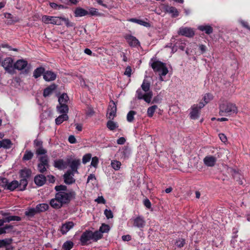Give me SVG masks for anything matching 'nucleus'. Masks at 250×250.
<instances>
[{"instance_id": "nucleus-8", "label": "nucleus", "mask_w": 250, "mask_h": 250, "mask_svg": "<svg viewBox=\"0 0 250 250\" xmlns=\"http://www.w3.org/2000/svg\"><path fill=\"white\" fill-rule=\"evenodd\" d=\"M57 198L63 205L68 203L71 199L72 195L70 193H67L64 191L58 192L56 194Z\"/></svg>"}, {"instance_id": "nucleus-31", "label": "nucleus", "mask_w": 250, "mask_h": 250, "mask_svg": "<svg viewBox=\"0 0 250 250\" xmlns=\"http://www.w3.org/2000/svg\"><path fill=\"white\" fill-rule=\"evenodd\" d=\"M107 127L110 130H114L118 127V125L117 123L115 122L112 120L110 119L106 124Z\"/></svg>"}, {"instance_id": "nucleus-48", "label": "nucleus", "mask_w": 250, "mask_h": 250, "mask_svg": "<svg viewBox=\"0 0 250 250\" xmlns=\"http://www.w3.org/2000/svg\"><path fill=\"white\" fill-rule=\"evenodd\" d=\"M185 244V240L183 238H179L175 242V245L178 247H183Z\"/></svg>"}, {"instance_id": "nucleus-52", "label": "nucleus", "mask_w": 250, "mask_h": 250, "mask_svg": "<svg viewBox=\"0 0 250 250\" xmlns=\"http://www.w3.org/2000/svg\"><path fill=\"white\" fill-rule=\"evenodd\" d=\"M21 220V218L17 216H10L6 218V221L10 222L11 221H19Z\"/></svg>"}, {"instance_id": "nucleus-2", "label": "nucleus", "mask_w": 250, "mask_h": 250, "mask_svg": "<svg viewBox=\"0 0 250 250\" xmlns=\"http://www.w3.org/2000/svg\"><path fill=\"white\" fill-rule=\"evenodd\" d=\"M102 237L100 232H92L86 230L83 233L80 238V241L82 245H86L90 243L91 240L97 241Z\"/></svg>"}, {"instance_id": "nucleus-47", "label": "nucleus", "mask_w": 250, "mask_h": 250, "mask_svg": "<svg viewBox=\"0 0 250 250\" xmlns=\"http://www.w3.org/2000/svg\"><path fill=\"white\" fill-rule=\"evenodd\" d=\"M104 214L108 219L113 217V213L110 209H105L104 211Z\"/></svg>"}, {"instance_id": "nucleus-44", "label": "nucleus", "mask_w": 250, "mask_h": 250, "mask_svg": "<svg viewBox=\"0 0 250 250\" xmlns=\"http://www.w3.org/2000/svg\"><path fill=\"white\" fill-rule=\"evenodd\" d=\"M136 114V112L134 111H130L127 115V121L128 122H132L134 120V116Z\"/></svg>"}, {"instance_id": "nucleus-32", "label": "nucleus", "mask_w": 250, "mask_h": 250, "mask_svg": "<svg viewBox=\"0 0 250 250\" xmlns=\"http://www.w3.org/2000/svg\"><path fill=\"white\" fill-rule=\"evenodd\" d=\"M166 11L172 15L173 17H177L179 15V12L177 9L172 6H167L166 8Z\"/></svg>"}, {"instance_id": "nucleus-29", "label": "nucleus", "mask_w": 250, "mask_h": 250, "mask_svg": "<svg viewBox=\"0 0 250 250\" xmlns=\"http://www.w3.org/2000/svg\"><path fill=\"white\" fill-rule=\"evenodd\" d=\"M25 215L28 217H32L37 213L36 210V208H27L25 211Z\"/></svg>"}, {"instance_id": "nucleus-10", "label": "nucleus", "mask_w": 250, "mask_h": 250, "mask_svg": "<svg viewBox=\"0 0 250 250\" xmlns=\"http://www.w3.org/2000/svg\"><path fill=\"white\" fill-rule=\"evenodd\" d=\"M205 105V104H201L199 106L194 105L191 108L190 117L192 119H196L199 117V111L201 108Z\"/></svg>"}, {"instance_id": "nucleus-20", "label": "nucleus", "mask_w": 250, "mask_h": 250, "mask_svg": "<svg viewBox=\"0 0 250 250\" xmlns=\"http://www.w3.org/2000/svg\"><path fill=\"white\" fill-rule=\"evenodd\" d=\"M197 28L201 31L205 32L207 34H210L213 32L212 27L208 24L199 25Z\"/></svg>"}, {"instance_id": "nucleus-30", "label": "nucleus", "mask_w": 250, "mask_h": 250, "mask_svg": "<svg viewBox=\"0 0 250 250\" xmlns=\"http://www.w3.org/2000/svg\"><path fill=\"white\" fill-rule=\"evenodd\" d=\"M56 88V86L55 84H51L49 87L45 88L43 92V96L46 97L50 95L53 90Z\"/></svg>"}, {"instance_id": "nucleus-58", "label": "nucleus", "mask_w": 250, "mask_h": 250, "mask_svg": "<svg viewBox=\"0 0 250 250\" xmlns=\"http://www.w3.org/2000/svg\"><path fill=\"white\" fill-rule=\"evenodd\" d=\"M62 23L63 22H64L66 26H72L73 25L72 23L69 21L68 19L62 17Z\"/></svg>"}, {"instance_id": "nucleus-16", "label": "nucleus", "mask_w": 250, "mask_h": 250, "mask_svg": "<svg viewBox=\"0 0 250 250\" xmlns=\"http://www.w3.org/2000/svg\"><path fill=\"white\" fill-rule=\"evenodd\" d=\"M75 173H73L72 172H71L70 171H67L66 173H65L64 175V182L66 184H72L75 182V179L73 178V175Z\"/></svg>"}, {"instance_id": "nucleus-43", "label": "nucleus", "mask_w": 250, "mask_h": 250, "mask_svg": "<svg viewBox=\"0 0 250 250\" xmlns=\"http://www.w3.org/2000/svg\"><path fill=\"white\" fill-rule=\"evenodd\" d=\"M31 171L28 169H23L21 171V176L22 178L26 179L30 176Z\"/></svg>"}, {"instance_id": "nucleus-7", "label": "nucleus", "mask_w": 250, "mask_h": 250, "mask_svg": "<svg viewBox=\"0 0 250 250\" xmlns=\"http://www.w3.org/2000/svg\"><path fill=\"white\" fill-rule=\"evenodd\" d=\"M13 60L10 58H6L1 62V65L5 70L11 74L14 73Z\"/></svg>"}, {"instance_id": "nucleus-33", "label": "nucleus", "mask_w": 250, "mask_h": 250, "mask_svg": "<svg viewBox=\"0 0 250 250\" xmlns=\"http://www.w3.org/2000/svg\"><path fill=\"white\" fill-rule=\"evenodd\" d=\"M17 188H19V182L17 181L14 180L10 183L8 182L6 189L13 191Z\"/></svg>"}, {"instance_id": "nucleus-53", "label": "nucleus", "mask_w": 250, "mask_h": 250, "mask_svg": "<svg viewBox=\"0 0 250 250\" xmlns=\"http://www.w3.org/2000/svg\"><path fill=\"white\" fill-rule=\"evenodd\" d=\"M99 163V159L97 157H94L92 158L91 166L96 167Z\"/></svg>"}, {"instance_id": "nucleus-54", "label": "nucleus", "mask_w": 250, "mask_h": 250, "mask_svg": "<svg viewBox=\"0 0 250 250\" xmlns=\"http://www.w3.org/2000/svg\"><path fill=\"white\" fill-rule=\"evenodd\" d=\"M96 177L94 174H90L87 178V183H89L90 182H92V184H94L95 182L96 181Z\"/></svg>"}, {"instance_id": "nucleus-3", "label": "nucleus", "mask_w": 250, "mask_h": 250, "mask_svg": "<svg viewBox=\"0 0 250 250\" xmlns=\"http://www.w3.org/2000/svg\"><path fill=\"white\" fill-rule=\"evenodd\" d=\"M151 67L154 71L159 73L160 81H163L164 79L162 76L166 75L168 72L166 64L160 61H155L152 63Z\"/></svg>"}, {"instance_id": "nucleus-23", "label": "nucleus", "mask_w": 250, "mask_h": 250, "mask_svg": "<svg viewBox=\"0 0 250 250\" xmlns=\"http://www.w3.org/2000/svg\"><path fill=\"white\" fill-rule=\"evenodd\" d=\"M74 14L76 17H81L88 15V12L81 7H78L75 9Z\"/></svg>"}, {"instance_id": "nucleus-40", "label": "nucleus", "mask_w": 250, "mask_h": 250, "mask_svg": "<svg viewBox=\"0 0 250 250\" xmlns=\"http://www.w3.org/2000/svg\"><path fill=\"white\" fill-rule=\"evenodd\" d=\"M27 181L26 179L22 178L20 181V183H19V188L20 190H23L25 189L27 185Z\"/></svg>"}, {"instance_id": "nucleus-37", "label": "nucleus", "mask_w": 250, "mask_h": 250, "mask_svg": "<svg viewBox=\"0 0 250 250\" xmlns=\"http://www.w3.org/2000/svg\"><path fill=\"white\" fill-rule=\"evenodd\" d=\"M44 72V69L43 67H39L36 69L33 73V76L35 78H37L41 76Z\"/></svg>"}, {"instance_id": "nucleus-42", "label": "nucleus", "mask_w": 250, "mask_h": 250, "mask_svg": "<svg viewBox=\"0 0 250 250\" xmlns=\"http://www.w3.org/2000/svg\"><path fill=\"white\" fill-rule=\"evenodd\" d=\"M111 165L114 169L118 170L121 167V163L118 161L113 160L111 161Z\"/></svg>"}, {"instance_id": "nucleus-5", "label": "nucleus", "mask_w": 250, "mask_h": 250, "mask_svg": "<svg viewBox=\"0 0 250 250\" xmlns=\"http://www.w3.org/2000/svg\"><path fill=\"white\" fill-rule=\"evenodd\" d=\"M153 96L152 92H146L144 90H141L139 89L136 91V97L138 99L144 100L146 103L149 104L151 103Z\"/></svg>"}, {"instance_id": "nucleus-26", "label": "nucleus", "mask_w": 250, "mask_h": 250, "mask_svg": "<svg viewBox=\"0 0 250 250\" xmlns=\"http://www.w3.org/2000/svg\"><path fill=\"white\" fill-rule=\"evenodd\" d=\"M69 117L67 114H63L59 116H58L56 119H55V123L57 125H61L62 123L64 121H67Z\"/></svg>"}, {"instance_id": "nucleus-36", "label": "nucleus", "mask_w": 250, "mask_h": 250, "mask_svg": "<svg viewBox=\"0 0 250 250\" xmlns=\"http://www.w3.org/2000/svg\"><path fill=\"white\" fill-rule=\"evenodd\" d=\"M157 108L158 106L156 105H154L148 107L147 110V116L149 117H152Z\"/></svg>"}, {"instance_id": "nucleus-34", "label": "nucleus", "mask_w": 250, "mask_h": 250, "mask_svg": "<svg viewBox=\"0 0 250 250\" xmlns=\"http://www.w3.org/2000/svg\"><path fill=\"white\" fill-rule=\"evenodd\" d=\"M128 21H131L132 22L137 23L140 25H143L146 27L149 26V24L148 22H146V21L141 20H138L136 19L132 18V19H129L128 20Z\"/></svg>"}, {"instance_id": "nucleus-56", "label": "nucleus", "mask_w": 250, "mask_h": 250, "mask_svg": "<svg viewBox=\"0 0 250 250\" xmlns=\"http://www.w3.org/2000/svg\"><path fill=\"white\" fill-rule=\"evenodd\" d=\"M55 189L59 192L64 191L66 189V187L62 185L56 186Z\"/></svg>"}, {"instance_id": "nucleus-55", "label": "nucleus", "mask_w": 250, "mask_h": 250, "mask_svg": "<svg viewBox=\"0 0 250 250\" xmlns=\"http://www.w3.org/2000/svg\"><path fill=\"white\" fill-rule=\"evenodd\" d=\"M95 201L99 204H105V200L103 196H99L97 199L95 200Z\"/></svg>"}, {"instance_id": "nucleus-57", "label": "nucleus", "mask_w": 250, "mask_h": 250, "mask_svg": "<svg viewBox=\"0 0 250 250\" xmlns=\"http://www.w3.org/2000/svg\"><path fill=\"white\" fill-rule=\"evenodd\" d=\"M139 250H150V248L147 245L142 244L139 247Z\"/></svg>"}, {"instance_id": "nucleus-6", "label": "nucleus", "mask_w": 250, "mask_h": 250, "mask_svg": "<svg viewBox=\"0 0 250 250\" xmlns=\"http://www.w3.org/2000/svg\"><path fill=\"white\" fill-rule=\"evenodd\" d=\"M14 68L18 70H23L25 73H28L30 69V65L27 62L24 60H18L14 64Z\"/></svg>"}, {"instance_id": "nucleus-50", "label": "nucleus", "mask_w": 250, "mask_h": 250, "mask_svg": "<svg viewBox=\"0 0 250 250\" xmlns=\"http://www.w3.org/2000/svg\"><path fill=\"white\" fill-rule=\"evenodd\" d=\"M91 158V155L90 154H86L84 155L83 157V163L85 164L89 162Z\"/></svg>"}, {"instance_id": "nucleus-11", "label": "nucleus", "mask_w": 250, "mask_h": 250, "mask_svg": "<svg viewBox=\"0 0 250 250\" xmlns=\"http://www.w3.org/2000/svg\"><path fill=\"white\" fill-rule=\"evenodd\" d=\"M116 113V105L113 101L109 103L107 109V116L108 119L112 120L115 117Z\"/></svg>"}, {"instance_id": "nucleus-17", "label": "nucleus", "mask_w": 250, "mask_h": 250, "mask_svg": "<svg viewBox=\"0 0 250 250\" xmlns=\"http://www.w3.org/2000/svg\"><path fill=\"white\" fill-rule=\"evenodd\" d=\"M125 39L130 46H137L139 44V42L134 36L131 35H126L125 36Z\"/></svg>"}, {"instance_id": "nucleus-13", "label": "nucleus", "mask_w": 250, "mask_h": 250, "mask_svg": "<svg viewBox=\"0 0 250 250\" xmlns=\"http://www.w3.org/2000/svg\"><path fill=\"white\" fill-rule=\"evenodd\" d=\"M217 159L215 157L208 155L206 156L203 160L204 164L207 167H213L216 162Z\"/></svg>"}, {"instance_id": "nucleus-35", "label": "nucleus", "mask_w": 250, "mask_h": 250, "mask_svg": "<svg viewBox=\"0 0 250 250\" xmlns=\"http://www.w3.org/2000/svg\"><path fill=\"white\" fill-rule=\"evenodd\" d=\"M0 147L9 148L11 147L12 143L9 139H3L0 141Z\"/></svg>"}, {"instance_id": "nucleus-38", "label": "nucleus", "mask_w": 250, "mask_h": 250, "mask_svg": "<svg viewBox=\"0 0 250 250\" xmlns=\"http://www.w3.org/2000/svg\"><path fill=\"white\" fill-rule=\"evenodd\" d=\"M141 90H144L146 92H152V91L150 90V83L144 80L141 85Z\"/></svg>"}, {"instance_id": "nucleus-49", "label": "nucleus", "mask_w": 250, "mask_h": 250, "mask_svg": "<svg viewBox=\"0 0 250 250\" xmlns=\"http://www.w3.org/2000/svg\"><path fill=\"white\" fill-rule=\"evenodd\" d=\"M8 181L6 178H1L0 179V186L3 187L5 189L7 188Z\"/></svg>"}, {"instance_id": "nucleus-51", "label": "nucleus", "mask_w": 250, "mask_h": 250, "mask_svg": "<svg viewBox=\"0 0 250 250\" xmlns=\"http://www.w3.org/2000/svg\"><path fill=\"white\" fill-rule=\"evenodd\" d=\"M46 150L44 149L42 146L36 149V153L37 155L45 154L46 153Z\"/></svg>"}, {"instance_id": "nucleus-22", "label": "nucleus", "mask_w": 250, "mask_h": 250, "mask_svg": "<svg viewBox=\"0 0 250 250\" xmlns=\"http://www.w3.org/2000/svg\"><path fill=\"white\" fill-rule=\"evenodd\" d=\"M45 177L42 174L36 176L34 178V182L38 186H42L45 183Z\"/></svg>"}, {"instance_id": "nucleus-28", "label": "nucleus", "mask_w": 250, "mask_h": 250, "mask_svg": "<svg viewBox=\"0 0 250 250\" xmlns=\"http://www.w3.org/2000/svg\"><path fill=\"white\" fill-rule=\"evenodd\" d=\"M69 99L68 97L65 93L62 94L58 98V102L59 104H66Z\"/></svg>"}, {"instance_id": "nucleus-46", "label": "nucleus", "mask_w": 250, "mask_h": 250, "mask_svg": "<svg viewBox=\"0 0 250 250\" xmlns=\"http://www.w3.org/2000/svg\"><path fill=\"white\" fill-rule=\"evenodd\" d=\"M205 104H208L213 99V96L209 93L206 94L203 98Z\"/></svg>"}, {"instance_id": "nucleus-21", "label": "nucleus", "mask_w": 250, "mask_h": 250, "mask_svg": "<svg viewBox=\"0 0 250 250\" xmlns=\"http://www.w3.org/2000/svg\"><path fill=\"white\" fill-rule=\"evenodd\" d=\"M67 163H69L70 165V167L72 170V172L73 173H77V169L78 166L80 164V160H72L71 162H68Z\"/></svg>"}, {"instance_id": "nucleus-63", "label": "nucleus", "mask_w": 250, "mask_h": 250, "mask_svg": "<svg viewBox=\"0 0 250 250\" xmlns=\"http://www.w3.org/2000/svg\"><path fill=\"white\" fill-rule=\"evenodd\" d=\"M125 142V139L124 137H120L119 138L117 141V143L119 145H123Z\"/></svg>"}, {"instance_id": "nucleus-41", "label": "nucleus", "mask_w": 250, "mask_h": 250, "mask_svg": "<svg viewBox=\"0 0 250 250\" xmlns=\"http://www.w3.org/2000/svg\"><path fill=\"white\" fill-rule=\"evenodd\" d=\"M73 243L70 241H67L65 242L62 246V248L64 250H70L73 246Z\"/></svg>"}, {"instance_id": "nucleus-19", "label": "nucleus", "mask_w": 250, "mask_h": 250, "mask_svg": "<svg viewBox=\"0 0 250 250\" xmlns=\"http://www.w3.org/2000/svg\"><path fill=\"white\" fill-rule=\"evenodd\" d=\"M54 166L55 167L60 169H63L66 168L67 162H65L62 159L57 160L54 161Z\"/></svg>"}, {"instance_id": "nucleus-15", "label": "nucleus", "mask_w": 250, "mask_h": 250, "mask_svg": "<svg viewBox=\"0 0 250 250\" xmlns=\"http://www.w3.org/2000/svg\"><path fill=\"white\" fill-rule=\"evenodd\" d=\"M146 224V221L144 218L142 216L137 217L133 220L134 226L137 228H143Z\"/></svg>"}, {"instance_id": "nucleus-24", "label": "nucleus", "mask_w": 250, "mask_h": 250, "mask_svg": "<svg viewBox=\"0 0 250 250\" xmlns=\"http://www.w3.org/2000/svg\"><path fill=\"white\" fill-rule=\"evenodd\" d=\"M50 205L54 208H59L62 206V203L57 198H56V195L54 198L50 200Z\"/></svg>"}, {"instance_id": "nucleus-64", "label": "nucleus", "mask_w": 250, "mask_h": 250, "mask_svg": "<svg viewBox=\"0 0 250 250\" xmlns=\"http://www.w3.org/2000/svg\"><path fill=\"white\" fill-rule=\"evenodd\" d=\"M68 141L71 144H74L76 142V138L73 135H71L69 137Z\"/></svg>"}, {"instance_id": "nucleus-12", "label": "nucleus", "mask_w": 250, "mask_h": 250, "mask_svg": "<svg viewBox=\"0 0 250 250\" xmlns=\"http://www.w3.org/2000/svg\"><path fill=\"white\" fill-rule=\"evenodd\" d=\"M40 161V163L38 166V170L40 172L43 173L46 170V168L48 166V159L46 156L41 157Z\"/></svg>"}, {"instance_id": "nucleus-4", "label": "nucleus", "mask_w": 250, "mask_h": 250, "mask_svg": "<svg viewBox=\"0 0 250 250\" xmlns=\"http://www.w3.org/2000/svg\"><path fill=\"white\" fill-rule=\"evenodd\" d=\"M42 21L45 24H53L59 25L62 24V19L61 17L44 15L42 17Z\"/></svg>"}, {"instance_id": "nucleus-59", "label": "nucleus", "mask_w": 250, "mask_h": 250, "mask_svg": "<svg viewBox=\"0 0 250 250\" xmlns=\"http://www.w3.org/2000/svg\"><path fill=\"white\" fill-rule=\"evenodd\" d=\"M131 71L132 70L131 67L130 66H127L125 69L124 74L127 76L128 77H130L131 74Z\"/></svg>"}, {"instance_id": "nucleus-25", "label": "nucleus", "mask_w": 250, "mask_h": 250, "mask_svg": "<svg viewBox=\"0 0 250 250\" xmlns=\"http://www.w3.org/2000/svg\"><path fill=\"white\" fill-rule=\"evenodd\" d=\"M69 108L67 104H59L57 106V111L61 114H66L68 112Z\"/></svg>"}, {"instance_id": "nucleus-14", "label": "nucleus", "mask_w": 250, "mask_h": 250, "mask_svg": "<svg viewBox=\"0 0 250 250\" xmlns=\"http://www.w3.org/2000/svg\"><path fill=\"white\" fill-rule=\"evenodd\" d=\"M74 226V224L73 222L69 221L63 224L61 228V232L62 234H66Z\"/></svg>"}, {"instance_id": "nucleus-27", "label": "nucleus", "mask_w": 250, "mask_h": 250, "mask_svg": "<svg viewBox=\"0 0 250 250\" xmlns=\"http://www.w3.org/2000/svg\"><path fill=\"white\" fill-rule=\"evenodd\" d=\"M49 208V206L47 204L42 203L38 205L36 207V210L38 213L45 211Z\"/></svg>"}, {"instance_id": "nucleus-62", "label": "nucleus", "mask_w": 250, "mask_h": 250, "mask_svg": "<svg viewBox=\"0 0 250 250\" xmlns=\"http://www.w3.org/2000/svg\"><path fill=\"white\" fill-rule=\"evenodd\" d=\"M88 12V14H90L91 15H95L97 13V10L94 8H91L89 9Z\"/></svg>"}, {"instance_id": "nucleus-1", "label": "nucleus", "mask_w": 250, "mask_h": 250, "mask_svg": "<svg viewBox=\"0 0 250 250\" xmlns=\"http://www.w3.org/2000/svg\"><path fill=\"white\" fill-rule=\"evenodd\" d=\"M219 113L222 116H232L236 115L238 112V109L235 104L225 102L220 105Z\"/></svg>"}, {"instance_id": "nucleus-45", "label": "nucleus", "mask_w": 250, "mask_h": 250, "mask_svg": "<svg viewBox=\"0 0 250 250\" xmlns=\"http://www.w3.org/2000/svg\"><path fill=\"white\" fill-rule=\"evenodd\" d=\"M33 156V153L31 151H26L24 156L23 157V159L24 160H29L31 159Z\"/></svg>"}, {"instance_id": "nucleus-9", "label": "nucleus", "mask_w": 250, "mask_h": 250, "mask_svg": "<svg viewBox=\"0 0 250 250\" xmlns=\"http://www.w3.org/2000/svg\"><path fill=\"white\" fill-rule=\"evenodd\" d=\"M178 34L184 36L188 38L193 37L195 35L194 30L190 27H181L178 32Z\"/></svg>"}, {"instance_id": "nucleus-39", "label": "nucleus", "mask_w": 250, "mask_h": 250, "mask_svg": "<svg viewBox=\"0 0 250 250\" xmlns=\"http://www.w3.org/2000/svg\"><path fill=\"white\" fill-rule=\"evenodd\" d=\"M110 229V227L108 225L103 224L101 227L99 231H96L95 232H100L101 235H103V233L107 232Z\"/></svg>"}, {"instance_id": "nucleus-18", "label": "nucleus", "mask_w": 250, "mask_h": 250, "mask_svg": "<svg viewBox=\"0 0 250 250\" xmlns=\"http://www.w3.org/2000/svg\"><path fill=\"white\" fill-rule=\"evenodd\" d=\"M56 76V74L51 71H47L43 74L44 79L48 82L55 80Z\"/></svg>"}, {"instance_id": "nucleus-61", "label": "nucleus", "mask_w": 250, "mask_h": 250, "mask_svg": "<svg viewBox=\"0 0 250 250\" xmlns=\"http://www.w3.org/2000/svg\"><path fill=\"white\" fill-rule=\"evenodd\" d=\"M219 136L222 142L225 143L227 141V138L225 134H219Z\"/></svg>"}, {"instance_id": "nucleus-60", "label": "nucleus", "mask_w": 250, "mask_h": 250, "mask_svg": "<svg viewBox=\"0 0 250 250\" xmlns=\"http://www.w3.org/2000/svg\"><path fill=\"white\" fill-rule=\"evenodd\" d=\"M34 145L36 147H40L42 146V142L38 140H35L34 142Z\"/></svg>"}]
</instances>
